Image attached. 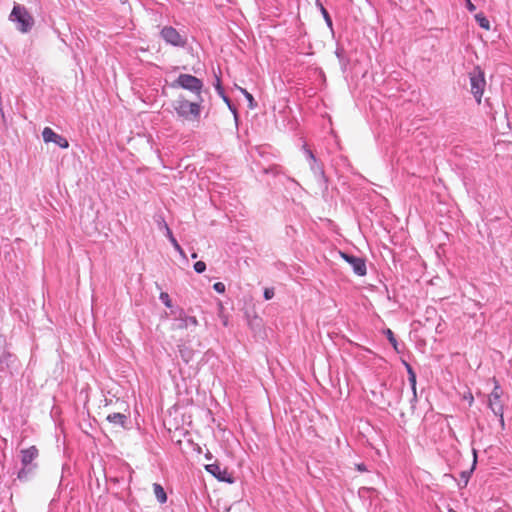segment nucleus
<instances>
[{"mask_svg":"<svg viewBox=\"0 0 512 512\" xmlns=\"http://www.w3.org/2000/svg\"><path fill=\"white\" fill-rule=\"evenodd\" d=\"M475 19L478 22L479 26L485 30H490V22L489 20L484 16V14L479 13L475 15Z\"/></svg>","mask_w":512,"mask_h":512,"instance_id":"obj_14","label":"nucleus"},{"mask_svg":"<svg viewBox=\"0 0 512 512\" xmlns=\"http://www.w3.org/2000/svg\"><path fill=\"white\" fill-rule=\"evenodd\" d=\"M166 231H167V235L169 237V240L172 243V245L175 248V250H177L180 254H183V250H182L181 246L179 245L177 240L174 238L170 228L167 225H166Z\"/></svg>","mask_w":512,"mask_h":512,"instance_id":"obj_17","label":"nucleus"},{"mask_svg":"<svg viewBox=\"0 0 512 512\" xmlns=\"http://www.w3.org/2000/svg\"><path fill=\"white\" fill-rule=\"evenodd\" d=\"M189 323L194 326L198 325V321H197L196 317H194V316L183 317V326L182 327H187Z\"/></svg>","mask_w":512,"mask_h":512,"instance_id":"obj_19","label":"nucleus"},{"mask_svg":"<svg viewBox=\"0 0 512 512\" xmlns=\"http://www.w3.org/2000/svg\"><path fill=\"white\" fill-rule=\"evenodd\" d=\"M181 326H183V318L181 319V323H180V325L178 326V328H180V329H184V328H185V327H181Z\"/></svg>","mask_w":512,"mask_h":512,"instance_id":"obj_32","label":"nucleus"},{"mask_svg":"<svg viewBox=\"0 0 512 512\" xmlns=\"http://www.w3.org/2000/svg\"><path fill=\"white\" fill-rule=\"evenodd\" d=\"M160 34L167 44L176 47H184L186 45V38L180 35L172 26L163 27Z\"/></svg>","mask_w":512,"mask_h":512,"instance_id":"obj_6","label":"nucleus"},{"mask_svg":"<svg viewBox=\"0 0 512 512\" xmlns=\"http://www.w3.org/2000/svg\"><path fill=\"white\" fill-rule=\"evenodd\" d=\"M127 419L128 416L123 413H111L106 417L108 423L111 424L112 427L116 430L118 428H126Z\"/></svg>","mask_w":512,"mask_h":512,"instance_id":"obj_10","label":"nucleus"},{"mask_svg":"<svg viewBox=\"0 0 512 512\" xmlns=\"http://www.w3.org/2000/svg\"><path fill=\"white\" fill-rule=\"evenodd\" d=\"M153 491H154V494L157 498V500L160 502V503H165L167 501V495H166V492L164 491L163 487L158 484V483H154L153 484Z\"/></svg>","mask_w":512,"mask_h":512,"instance_id":"obj_12","label":"nucleus"},{"mask_svg":"<svg viewBox=\"0 0 512 512\" xmlns=\"http://www.w3.org/2000/svg\"><path fill=\"white\" fill-rule=\"evenodd\" d=\"M341 257L350 264L354 273L358 276H364L366 274V264L362 258L348 255L346 253H340Z\"/></svg>","mask_w":512,"mask_h":512,"instance_id":"obj_8","label":"nucleus"},{"mask_svg":"<svg viewBox=\"0 0 512 512\" xmlns=\"http://www.w3.org/2000/svg\"><path fill=\"white\" fill-rule=\"evenodd\" d=\"M12 22L18 24L17 28L22 33H27L34 25V19L28 10L21 5H15L9 16Z\"/></svg>","mask_w":512,"mask_h":512,"instance_id":"obj_2","label":"nucleus"},{"mask_svg":"<svg viewBox=\"0 0 512 512\" xmlns=\"http://www.w3.org/2000/svg\"><path fill=\"white\" fill-rule=\"evenodd\" d=\"M405 366L408 372V379L413 390V394L416 397V374L410 364L405 362Z\"/></svg>","mask_w":512,"mask_h":512,"instance_id":"obj_13","label":"nucleus"},{"mask_svg":"<svg viewBox=\"0 0 512 512\" xmlns=\"http://www.w3.org/2000/svg\"><path fill=\"white\" fill-rule=\"evenodd\" d=\"M322 13H323L326 21L328 22V24L331 25L332 23H331V19H330L328 12L324 8H322Z\"/></svg>","mask_w":512,"mask_h":512,"instance_id":"obj_26","label":"nucleus"},{"mask_svg":"<svg viewBox=\"0 0 512 512\" xmlns=\"http://www.w3.org/2000/svg\"><path fill=\"white\" fill-rule=\"evenodd\" d=\"M213 288L218 293H224L225 292V285L222 282H216L213 285Z\"/></svg>","mask_w":512,"mask_h":512,"instance_id":"obj_22","label":"nucleus"},{"mask_svg":"<svg viewBox=\"0 0 512 512\" xmlns=\"http://www.w3.org/2000/svg\"><path fill=\"white\" fill-rule=\"evenodd\" d=\"M160 299L162 300V302L165 304L166 307L172 306L171 299H170L168 293L162 292L160 294Z\"/></svg>","mask_w":512,"mask_h":512,"instance_id":"obj_20","label":"nucleus"},{"mask_svg":"<svg viewBox=\"0 0 512 512\" xmlns=\"http://www.w3.org/2000/svg\"><path fill=\"white\" fill-rule=\"evenodd\" d=\"M467 399H469L470 404H472V403H473V401H474V398H473L472 394H470L469 396H467Z\"/></svg>","mask_w":512,"mask_h":512,"instance_id":"obj_30","label":"nucleus"},{"mask_svg":"<svg viewBox=\"0 0 512 512\" xmlns=\"http://www.w3.org/2000/svg\"><path fill=\"white\" fill-rule=\"evenodd\" d=\"M467 399H469L470 404H472V403H473V401H474V398H473L472 394H470L469 396H467Z\"/></svg>","mask_w":512,"mask_h":512,"instance_id":"obj_31","label":"nucleus"},{"mask_svg":"<svg viewBox=\"0 0 512 512\" xmlns=\"http://www.w3.org/2000/svg\"><path fill=\"white\" fill-rule=\"evenodd\" d=\"M216 89L218 90L219 94H220L221 96H223V97H224V95H223V90H222V87H221V83H220V79H219V78H217Z\"/></svg>","mask_w":512,"mask_h":512,"instance_id":"obj_25","label":"nucleus"},{"mask_svg":"<svg viewBox=\"0 0 512 512\" xmlns=\"http://www.w3.org/2000/svg\"><path fill=\"white\" fill-rule=\"evenodd\" d=\"M42 137L46 143L53 142L63 149H67L69 147L68 140L65 137L55 133L50 127H45L43 129Z\"/></svg>","mask_w":512,"mask_h":512,"instance_id":"obj_7","label":"nucleus"},{"mask_svg":"<svg viewBox=\"0 0 512 512\" xmlns=\"http://www.w3.org/2000/svg\"><path fill=\"white\" fill-rule=\"evenodd\" d=\"M466 5L469 11H475L476 7L471 0H466Z\"/></svg>","mask_w":512,"mask_h":512,"instance_id":"obj_24","label":"nucleus"},{"mask_svg":"<svg viewBox=\"0 0 512 512\" xmlns=\"http://www.w3.org/2000/svg\"><path fill=\"white\" fill-rule=\"evenodd\" d=\"M206 470L221 481L233 482L232 474L226 468H221L218 464L206 465Z\"/></svg>","mask_w":512,"mask_h":512,"instance_id":"obj_9","label":"nucleus"},{"mask_svg":"<svg viewBox=\"0 0 512 512\" xmlns=\"http://www.w3.org/2000/svg\"><path fill=\"white\" fill-rule=\"evenodd\" d=\"M7 355L8 353L5 349V340L0 336V363L6 359Z\"/></svg>","mask_w":512,"mask_h":512,"instance_id":"obj_18","label":"nucleus"},{"mask_svg":"<svg viewBox=\"0 0 512 512\" xmlns=\"http://www.w3.org/2000/svg\"><path fill=\"white\" fill-rule=\"evenodd\" d=\"M191 257H192L193 259L197 258V253H193V254L191 255Z\"/></svg>","mask_w":512,"mask_h":512,"instance_id":"obj_34","label":"nucleus"},{"mask_svg":"<svg viewBox=\"0 0 512 512\" xmlns=\"http://www.w3.org/2000/svg\"><path fill=\"white\" fill-rule=\"evenodd\" d=\"M471 93L474 95L478 104L481 103L482 95L486 85L484 74L477 70L470 74Z\"/></svg>","mask_w":512,"mask_h":512,"instance_id":"obj_5","label":"nucleus"},{"mask_svg":"<svg viewBox=\"0 0 512 512\" xmlns=\"http://www.w3.org/2000/svg\"><path fill=\"white\" fill-rule=\"evenodd\" d=\"M176 84L180 87L195 92L198 95L200 101H202L200 97V93L203 87V84L200 79L190 74H181L176 80Z\"/></svg>","mask_w":512,"mask_h":512,"instance_id":"obj_3","label":"nucleus"},{"mask_svg":"<svg viewBox=\"0 0 512 512\" xmlns=\"http://www.w3.org/2000/svg\"><path fill=\"white\" fill-rule=\"evenodd\" d=\"M274 296V289L273 288H266L264 290V298L266 300H270Z\"/></svg>","mask_w":512,"mask_h":512,"instance_id":"obj_23","label":"nucleus"},{"mask_svg":"<svg viewBox=\"0 0 512 512\" xmlns=\"http://www.w3.org/2000/svg\"><path fill=\"white\" fill-rule=\"evenodd\" d=\"M308 153H309L310 158L314 160V155L312 154V152L309 151Z\"/></svg>","mask_w":512,"mask_h":512,"instance_id":"obj_33","label":"nucleus"},{"mask_svg":"<svg viewBox=\"0 0 512 512\" xmlns=\"http://www.w3.org/2000/svg\"><path fill=\"white\" fill-rule=\"evenodd\" d=\"M384 333H385V335H386L387 339L389 340V342L392 344V346H393L394 350H395L396 352H399V349H398V342H397V340H396V338H395L394 333L392 332V330H391V329H386V330L384 331Z\"/></svg>","mask_w":512,"mask_h":512,"instance_id":"obj_16","label":"nucleus"},{"mask_svg":"<svg viewBox=\"0 0 512 512\" xmlns=\"http://www.w3.org/2000/svg\"><path fill=\"white\" fill-rule=\"evenodd\" d=\"M238 89L240 90V92L244 95V97L248 101L249 108L254 109L257 106V104H256L252 94L249 93L246 89H244L242 87H238Z\"/></svg>","mask_w":512,"mask_h":512,"instance_id":"obj_15","label":"nucleus"},{"mask_svg":"<svg viewBox=\"0 0 512 512\" xmlns=\"http://www.w3.org/2000/svg\"><path fill=\"white\" fill-rule=\"evenodd\" d=\"M200 100L189 101L182 96H179L173 102V108L177 115L185 121L199 122L201 114Z\"/></svg>","mask_w":512,"mask_h":512,"instance_id":"obj_1","label":"nucleus"},{"mask_svg":"<svg viewBox=\"0 0 512 512\" xmlns=\"http://www.w3.org/2000/svg\"><path fill=\"white\" fill-rule=\"evenodd\" d=\"M499 420H500L501 426H504V424H505V422H504V412L502 413V417H499Z\"/></svg>","mask_w":512,"mask_h":512,"instance_id":"obj_29","label":"nucleus"},{"mask_svg":"<svg viewBox=\"0 0 512 512\" xmlns=\"http://www.w3.org/2000/svg\"><path fill=\"white\" fill-rule=\"evenodd\" d=\"M493 381L495 386L493 391L489 395L488 407L493 411V413L496 416L502 417V413L504 412V407L501 402L502 390L496 378H493Z\"/></svg>","mask_w":512,"mask_h":512,"instance_id":"obj_4","label":"nucleus"},{"mask_svg":"<svg viewBox=\"0 0 512 512\" xmlns=\"http://www.w3.org/2000/svg\"><path fill=\"white\" fill-rule=\"evenodd\" d=\"M206 269V264L205 262L203 261H197L195 264H194V270L197 272V273H202L204 272Z\"/></svg>","mask_w":512,"mask_h":512,"instance_id":"obj_21","label":"nucleus"},{"mask_svg":"<svg viewBox=\"0 0 512 512\" xmlns=\"http://www.w3.org/2000/svg\"><path fill=\"white\" fill-rule=\"evenodd\" d=\"M356 467H357V469H358L359 471H361V472H364V471H366V470H367L364 464H357V466H356Z\"/></svg>","mask_w":512,"mask_h":512,"instance_id":"obj_27","label":"nucleus"},{"mask_svg":"<svg viewBox=\"0 0 512 512\" xmlns=\"http://www.w3.org/2000/svg\"><path fill=\"white\" fill-rule=\"evenodd\" d=\"M462 477H463V479H464V484L466 485V484L468 483V477H469V475H468L467 473H465V472H464V473H462Z\"/></svg>","mask_w":512,"mask_h":512,"instance_id":"obj_28","label":"nucleus"},{"mask_svg":"<svg viewBox=\"0 0 512 512\" xmlns=\"http://www.w3.org/2000/svg\"><path fill=\"white\" fill-rule=\"evenodd\" d=\"M38 457V449L35 446H31L21 451V462L23 466H28L34 459Z\"/></svg>","mask_w":512,"mask_h":512,"instance_id":"obj_11","label":"nucleus"}]
</instances>
